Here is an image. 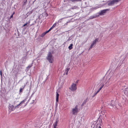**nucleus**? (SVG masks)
Here are the masks:
<instances>
[{"mask_svg":"<svg viewBox=\"0 0 128 128\" xmlns=\"http://www.w3.org/2000/svg\"><path fill=\"white\" fill-rule=\"evenodd\" d=\"M26 101V99L23 100L18 105L16 106H15V108H14V106L13 105L10 104L8 107V108L9 109L10 111H11L12 110H14V108H18V106H19V105H20L21 104H22L24 103Z\"/></svg>","mask_w":128,"mask_h":128,"instance_id":"1","label":"nucleus"},{"mask_svg":"<svg viewBox=\"0 0 128 128\" xmlns=\"http://www.w3.org/2000/svg\"><path fill=\"white\" fill-rule=\"evenodd\" d=\"M108 10H104L101 11L100 12H98V14H97L96 16H92L90 17V19H92L96 18L97 17L99 16H102L104 15V14L106 12V11Z\"/></svg>","mask_w":128,"mask_h":128,"instance_id":"2","label":"nucleus"},{"mask_svg":"<svg viewBox=\"0 0 128 128\" xmlns=\"http://www.w3.org/2000/svg\"><path fill=\"white\" fill-rule=\"evenodd\" d=\"M47 60L50 63H52L54 61V58L52 57V53L50 52H49L47 57Z\"/></svg>","mask_w":128,"mask_h":128,"instance_id":"3","label":"nucleus"},{"mask_svg":"<svg viewBox=\"0 0 128 128\" xmlns=\"http://www.w3.org/2000/svg\"><path fill=\"white\" fill-rule=\"evenodd\" d=\"M78 111V106L76 105L75 106L72 108V113L74 115H76Z\"/></svg>","mask_w":128,"mask_h":128,"instance_id":"4","label":"nucleus"},{"mask_svg":"<svg viewBox=\"0 0 128 128\" xmlns=\"http://www.w3.org/2000/svg\"><path fill=\"white\" fill-rule=\"evenodd\" d=\"M70 89L72 91L76 90L77 89L76 85V84L73 83L70 88Z\"/></svg>","mask_w":128,"mask_h":128,"instance_id":"5","label":"nucleus"},{"mask_svg":"<svg viewBox=\"0 0 128 128\" xmlns=\"http://www.w3.org/2000/svg\"><path fill=\"white\" fill-rule=\"evenodd\" d=\"M98 38H97L95 39L91 45V46L89 48V50L91 49L93 46H95V44L96 43V42H98Z\"/></svg>","mask_w":128,"mask_h":128,"instance_id":"6","label":"nucleus"},{"mask_svg":"<svg viewBox=\"0 0 128 128\" xmlns=\"http://www.w3.org/2000/svg\"><path fill=\"white\" fill-rule=\"evenodd\" d=\"M116 2H117L116 0H114L109 2L108 4L109 6H111L114 4Z\"/></svg>","mask_w":128,"mask_h":128,"instance_id":"7","label":"nucleus"},{"mask_svg":"<svg viewBox=\"0 0 128 128\" xmlns=\"http://www.w3.org/2000/svg\"><path fill=\"white\" fill-rule=\"evenodd\" d=\"M30 20H29L24 24V25L22 27L25 26H26V27L30 25Z\"/></svg>","mask_w":128,"mask_h":128,"instance_id":"8","label":"nucleus"},{"mask_svg":"<svg viewBox=\"0 0 128 128\" xmlns=\"http://www.w3.org/2000/svg\"><path fill=\"white\" fill-rule=\"evenodd\" d=\"M70 69V68H66L64 71V75H67L68 74V72Z\"/></svg>","mask_w":128,"mask_h":128,"instance_id":"9","label":"nucleus"},{"mask_svg":"<svg viewBox=\"0 0 128 128\" xmlns=\"http://www.w3.org/2000/svg\"><path fill=\"white\" fill-rule=\"evenodd\" d=\"M59 96V94H58L57 92H56V102L57 103L58 102V97Z\"/></svg>","mask_w":128,"mask_h":128,"instance_id":"10","label":"nucleus"},{"mask_svg":"<svg viewBox=\"0 0 128 128\" xmlns=\"http://www.w3.org/2000/svg\"><path fill=\"white\" fill-rule=\"evenodd\" d=\"M58 124V120H57L56 122H55L53 124V126H54V128H56V127L57 126Z\"/></svg>","mask_w":128,"mask_h":128,"instance_id":"11","label":"nucleus"},{"mask_svg":"<svg viewBox=\"0 0 128 128\" xmlns=\"http://www.w3.org/2000/svg\"><path fill=\"white\" fill-rule=\"evenodd\" d=\"M56 26V23L54 24L49 29V30H52L53 28H54V27H55Z\"/></svg>","mask_w":128,"mask_h":128,"instance_id":"12","label":"nucleus"},{"mask_svg":"<svg viewBox=\"0 0 128 128\" xmlns=\"http://www.w3.org/2000/svg\"><path fill=\"white\" fill-rule=\"evenodd\" d=\"M32 13V12H28L27 13V14H26L25 15V16L26 18L30 14H31Z\"/></svg>","mask_w":128,"mask_h":128,"instance_id":"13","label":"nucleus"},{"mask_svg":"<svg viewBox=\"0 0 128 128\" xmlns=\"http://www.w3.org/2000/svg\"><path fill=\"white\" fill-rule=\"evenodd\" d=\"M128 88H126L124 91V94H125L128 95Z\"/></svg>","mask_w":128,"mask_h":128,"instance_id":"14","label":"nucleus"},{"mask_svg":"<svg viewBox=\"0 0 128 128\" xmlns=\"http://www.w3.org/2000/svg\"><path fill=\"white\" fill-rule=\"evenodd\" d=\"M111 102V103L110 104V106L112 107H114V106H115L114 105V101H112Z\"/></svg>","mask_w":128,"mask_h":128,"instance_id":"15","label":"nucleus"},{"mask_svg":"<svg viewBox=\"0 0 128 128\" xmlns=\"http://www.w3.org/2000/svg\"><path fill=\"white\" fill-rule=\"evenodd\" d=\"M72 44H71L70 46H68V48L70 50L72 49Z\"/></svg>","mask_w":128,"mask_h":128,"instance_id":"16","label":"nucleus"},{"mask_svg":"<svg viewBox=\"0 0 128 128\" xmlns=\"http://www.w3.org/2000/svg\"><path fill=\"white\" fill-rule=\"evenodd\" d=\"M24 89L23 88H22L21 87L20 88V90H19L20 93V92H22L23 90Z\"/></svg>","mask_w":128,"mask_h":128,"instance_id":"17","label":"nucleus"},{"mask_svg":"<svg viewBox=\"0 0 128 128\" xmlns=\"http://www.w3.org/2000/svg\"><path fill=\"white\" fill-rule=\"evenodd\" d=\"M50 31V30H49V29L48 30V31H46V32H45L44 33V35L45 34H46V33H47L49 31Z\"/></svg>","mask_w":128,"mask_h":128,"instance_id":"18","label":"nucleus"},{"mask_svg":"<svg viewBox=\"0 0 128 128\" xmlns=\"http://www.w3.org/2000/svg\"><path fill=\"white\" fill-rule=\"evenodd\" d=\"M104 84H101L100 85V87L102 88V87L104 86Z\"/></svg>","mask_w":128,"mask_h":128,"instance_id":"19","label":"nucleus"},{"mask_svg":"<svg viewBox=\"0 0 128 128\" xmlns=\"http://www.w3.org/2000/svg\"><path fill=\"white\" fill-rule=\"evenodd\" d=\"M26 86V84H24V85L23 86H22L21 87L22 88H23L24 89V88Z\"/></svg>","mask_w":128,"mask_h":128,"instance_id":"20","label":"nucleus"},{"mask_svg":"<svg viewBox=\"0 0 128 128\" xmlns=\"http://www.w3.org/2000/svg\"><path fill=\"white\" fill-rule=\"evenodd\" d=\"M100 91V90H98L97 91V92L95 94V95H96V94L98 93L99 91Z\"/></svg>","mask_w":128,"mask_h":128,"instance_id":"21","label":"nucleus"},{"mask_svg":"<svg viewBox=\"0 0 128 128\" xmlns=\"http://www.w3.org/2000/svg\"><path fill=\"white\" fill-rule=\"evenodd\" d=\"M81 0H73V1H81Z\"/></svg>","mask_w":128,"mask_h":128,"instance_id":"22","label":"nucleus"},{"mask_svg":"<svg viewBox=\"0 0 128 128\" xmlns=\"http://www.w3.org/2000/svg\"><path fill=\"white\" fill-rule=\"evenodd\" d=\"M13 14H12L10 16V18H12L13 17Z\"/></svg>","mask_w":128,"mask_h":128,"instance_id":"23","label":"nucleus"},{"mask_svg":"<svg viewBox=\"0 0 128 128\" xmlns=\"http://www.w3.org/2000/svg\"><path fill=\"white\" fill-rule=\"evenodd\" d=\"M102 88L101 87H100V88H99V89H98V90H100H100H101V89H102Z\"/></svg>","mask_w":128,"mask_h":128,"instance_id":"24","label":"nucleus"},{"mask_svg":"<svg viewBox=\"0 0 128 128\" xmlns=\"http://www.w3.org/2000/svg\"><path fill=\"white\" fill-rule=\"evenodd\" d=\"M79 81V80H76V83H78V82Z\"/></svg>","mask_w":128,"mask_h":128,"instance_id":"25","label":"nucleus"},{"mask_svg":"<svg viewBox=\"0 0 128 128\" xmlns=\"http://www.w3.org/2000/svg\"><path fill=\"white\" fill-rule=\"evenodd\" d=\"M44 34H42V36H44Z\"/></svg>","mask_w":128,"mask_h":128,"instance_id":"26","label":"nucleus"},{"mask_svg":"<svg viewBox=\"0 0 128 128\" xmlns=\"http://www.w3.org/2000/svg\"><path fill=\"white\" fill-rule=\"evenodd\" d=\"M99 121H100V122H102V120L101 119V120H99Z\"/></svg>","mask_w":128,"mask_h":128,"instance_id":"27","label":"nucleus"},{"mask_svg":"<svg viewBox=\"0 0 128 128\" xmlns=\"http://www.w3.org/2000/svg\"><path fill=\"white\" fill-rule=\"evenodd\" d=\"M99 7H96V8H94L95 9H97V8H98Z\"/></svg>","mask_w":128,"mask_h":128,"instance_id":"28","label":"nucleus"},{"mask_svg":"<svg viewBox=\"0 0 128 128\" xmlns=\"http://www.w3.org/2000/svg\"><path fill=\"white\" fill-rule=\"evenodd\" d=\"M0 75H1V77H2V73H0Z\"/></svg>","mask_w":128,"mask_h":128,"instance_id":"29","label":"nucleus"},{"mask_svg":"<svg viewBox=\"0 0 128 128\" xmlns=\"http://www.w3.org/2000/svg\"><path fill=\"white\" fill-rule=\"evenodd\" d=\"M98 128H102L100 126H99L98 127Z\"/></svg>","mask_w":128,"mask_h":128,"instance_id":"30","label":"nucleus"},{"mask_svg":"<svg viewBox=\"0 0 128 128\" xmlns=\"http://www.w3.org/2000/svg\"><path fill=\"white\" fill-rule=\"evenodd\" d=\"M0 73H2V70H0Z\"/></svg>","mask_w":128,"mask_h":128,"instance_id":"31","label":"nucleus"},{"mask_svg":"<svg viewBox=\"0 0 128 128\" xmlns=\"http://www.w3.org/2000/svg\"><path fill=\"white\" fill-rule=\"evenodd\" d=\"M14 14V12L13 13V14H13V15Z\"/></svg>","mask_w":128,"mask_h":128,"instance_id":"32","label":"nucleus"},{"mask_svg":"<svg viewBox=\"0 0 128 128\" xmlns=\"http://www.w3.org/2000/svg\"><path fill=\"white\" fill-rule=\"evenodd\" d=\"M31 66H28V67L30 68Z\"/></svg>","mask_w":128,"mask_h":128,"instance_id":"33","label":"nucleus"},{"mask_svg":"<svg viewBox=\"0 0 128 128\" xmlns=\"http://www.w3.org/2000/svg\"><path fill=\"white\" fill-rule=\"evenodd\" d=\"M110 128V126H109V128Z\"/></svg>","mask_w":128,"mask_h":128,"instance_id":"34","label":"nucleus"},{"mask_svg":"<svg viewBox=\"0 0 128 128\" xmlns=\"http://www.w3.org/2000/svg\"><path fill=\"white\" fill-rule=\"evenodd\" d=\"M68 22L66 23V24H66V25L67 24Z\"/></svg>","mask_w":128,"mask_h":128,"instance_id":"35","label":"nucleus"},{"mask_svg":"<svg viewBox=\"0 0 128 128\" xmlns=\"http://www.w3.org/2000/svg\"><path fill=\"white\" fill-rule=\"evenodd\" d=\"M26 1H27V0H26Z\"/></svg>","mask_w":128,"mask_h":128,"instance_id":"36","label":"nucleus"}]
</instances>
